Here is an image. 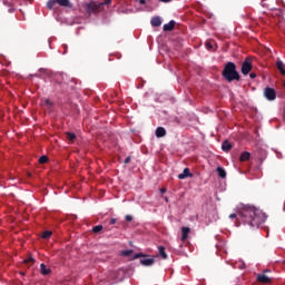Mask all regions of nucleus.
<instances>
[{
    "mask_svg": "<svg viewBox=\"0 0 285 285\" xmlns=\"http://www.w3.org/2000/svg\"><path fill=\"white\" fill-rule=\"evenodd\" d=\"M161 3H170L173 0H159Z\"/></svg>",
    "mask_w": 285,
    "mask_h": 285,
    "instance_id": "36",
    "label": "nucleus"
},
{
    "mask_svg": "<svg viewBox=\"0 0 285 285\" xmlns=\"http://www.w3.org/2000/svg\"><path fill=\"white\" fill-rule=\"evenodd\" d=\"M190 227H181V242H186L188 239Z\"/></svg>",
    "mask_w": 285,
    "mask_h": 285,
    "instance_id": "10",
    "label": "nucleus"
},
{
    "mask_svg": "<svg viewBox=\"0 0 285 285\" xmlns=\"http://www.w3.org/2000/svg\"><path fill=\"white\" fill-rule=\"evenodd\" d=\"M56 4L60 6V8H72V2H70V0H48V10H53Z\"/></svg>",
    "mask_w": 285,
    "mask_h": 285,
    "instance_id": "3",
    "label": "nucleus"
},
{
    "mask_svg": "<svg viewBox=\"0 0 285 285\" xmlns=\"http://www.w3.org/2000/svg\"><path fill=\"white\" fill-rule=\"evenodd\" d=\"M216 171L222 179H226V169H224L223 167H217Z\"/></svg>",
    "mask_w": 285,
    "mask_h": 285,
    "instance_id": "17",
    "label": "nucleus"
},
{
    "mask_svg": "<svg viewBox=\"0 0 285 285\" xmlns=\"http://www.w3.org/2000/svg\"><path fill=\"white\" fill-rule=\"evenodd\" d=\"M140 257H146V255L144 253H138L134 255L132 259H139Z\"/></svg>",
    "mask_w": 285,
    "mask_h": 285,
    "instance_id": "26",
    "label": "nucleus"
},
{
    "mask_svg": "<svg viewBox=\"0 0 285 285\" xmlns=\"http://www.w3.org/2000/svg\"><path fill=\"white\" fill-rule=\"evenodd\" d=\"M264 97L267 101H275L277 99V91L274 88L266 87L264 89Z\"/></svg>",
    "mask_w": 285,
    "mask_h": 285,
    "instance_id": "5",
    "label": "nucleus"
},
{
    "mask_svg": "<svg viewBox=\"0 0 285 285\" xmlns=\"http://www.w3.org/2000/svg\"><path fill=\"white\" fill-rule=\"evenodd\" d=\"M140 264L142 266H153V264H155V257L154 258H142V259H140Z\"/></svg>",
    "mask_w": 285,
    "mask_h": 285,
    "instance_id": "14",
    "label": "nucleus"
},
{
    "mask_svg": "<svg viewBox=\"0 0 285 285\" xmlns=\"http://www.w3.org/2000/svg\"><path fill=\"white\" fill-rule=\"evenodd\" d=\"M23 263L32 266V264H35V257L29 256L27 259L23 261Z\"/></svg>",
    "mask_w": 285,
    "mask_h": 285,
    "instance_id": "24",
    "label": "nucleus"
},
{
    "mask_svg": "<svg viewBox=\"0 0 285 285\" xmlns=\"http://www.w3.org/2000/svg\"><path fill=\"white\" fill-rule=\"evenodd\" d=\"M187 177H193L189 168H185L183 173L178 175V179H187Z\"/></svg>",
    "mask_w": 285,
    "mask_h": 285,
    "instance_id": "9",
    "label": "nucleus"
},
{
    "mask_svg": "<svg viewBox=\"0 0 285 285\" xmlns=\"http://www.w3.org/2000/svg\"><path fill=\"white\" fill-rule=\"evenodd\" d=\"M66 136L68 141H75V139H77V135H75V132H67Z\"/></svg>",
    "mask_w": 285,
    "mask_h": 285,
    "instance_id": "21",
    "label": "nucleus"
},
{
    "mask_svg": "<svg viewBox=\"0 0 285 285\" xmlns=\"http://www.w3.org/2000/svg\"><path fill=\"white\" fill-rule=\"evenodd\" d=\"M111 1L112 0H105L104 2H100V4H102V8H104L105 6H110Z\"/></svg>",
    "mask_w": 285,
    "mask_h": 285,
    "instance_id": "27",
    "label": "nucleus"
},
{
    "mask_svg": "<svg viewBox=\"0 0 285 285\" xmlns=\"http://www.w3.org/2000/svg\"><path fill=\"white\" fill-rule=\"evenodd\" d=\"M130 159H131V157L128 156V157L125 159L124 164H130Z\"/></svg>",
    "mask_w": 285,
    "mask_h": 285,
    "instance_id": "34",
    "label": "nucleus"
},
{
    "mask_svg": "<svg viewBox=\"0 0 285 285\" xmlns=\"http://www.w3.org/2000/svg\"><path fill=\"white\" fill-rule=\"evenodd\" d=\"M151 26L154 28H159V26H161V18L159 17H154L151 18V21H150Z\"/></svg>",
    "mask_w": 285,
    "mask_h": 285,
    "instance_id": "15",
    "label": "nucleus"
},
{
    "mask_svg": "<svg viewBox=\"0 0 285 285\" xmlns=\"http://www.w3.org/2000/svg\"><path fill=\"white\" fill-rule=\"evenodd\" d=\"M140 6H146V0H139Z\"/></svg>",
    "mask_w": 285,
    "mask_h": 285,
    "instance_id": "37",
    "label": "nucleus"
},
{
    "mask_svg": "<svg viewBox=\"0 0 285 285\" xmlns=\"http://www.w3.org/2000/svg\"><path fill=\"white\" fill-rule=\"evenodd\" d=\"M250 70H253V60H250V58H246L242 63L240 72L242 75H248Z\"/></svg>",
    "mask_w": 285,
    "mask_h": 285,
    "instance_id": "6",
    "label": "nucleus"
},
{
    "mask_svg": "<svg viewBox=\"0 0 285 285\" xmlns=\"http://www.w3.org/2000/svg\"><path fill=\"white\" fill-rule=\"evenodd\" d=\"M40 273H41V275H50V268H48L47 266H46V264H41L40 265Z\"/></svg>",
    "mask_w": 285,
    "mask_h": 285,
    "instance_id": "18",
    "label": "nucleus"
},
{
    "mask_svg": "<svg viewBox=\"0 0 285 285\" xmlns=\"http://www.w3.org/2000/svg\"><path fill=\"white\" fill-rule=\"evenodd\" d=\"M276 68L281 72V75L285 76V65L282 60L276 61Z\"/></svg>",
    "mask_w": 285,
    "mask_h": 285,
    "instance_id": "13",
    "label": "nucleus"
},
{
    "mask_svg": "<svg viewBox=\"0 0 285 285\" xmlns=\"http://www.w3.org/2000/svg\"><path fill=\"white\" fill-rule=\"evenodd\" d=\"M45 104H46V106H52V101H50V99H46Z\"/></svg>",
    "mask_w": 285,
    "mask_h": 285,
    "instance_id": "30",
    "label": "nucleus"
},
{
    "mask_svg": "<svg viewBox=\"0 0 285 285\" xmlns=\"http://www.w3.org/2000/svg\"><path fill=\"white\" fill-rule=\"evenodd\" d=\"M238 217H240L244 224H248L252 228H259L261 224L266 222V218L262 214V212L253 206H244L239 213Z\"/></svg>",
    "mask_w": 285,
    "mask_h": 285,
    "instance_id": "1",
    "label": "nucleus"
},
{
    "mask_svg": "<svg viewBox=\"0 0 285 285\" xmlns=\"http://www.w3.org/2000/svg\"><path fill=\"white\" fill-rule=\"evenodd\" d=\"M39 164H48V156H41L39 158Z\"/></svg>",
    "mask_w": 285,
    "mask_h": 285,
    "instance_id": "25",
    "label": "nucleus"
},
{
    "mask_svg": "<svg viewBox=\"0 0 285 285\" xmlns=\"http://www.w3.org/2000/svg\"><path fill=\"white\" fill-rule=\"evenodd\" d=\"M125 219H126V222H132V216L126 215V216H125Z\"/></svg>",
    "mask_w": 285,
    "mask_h": 285,
    "instance_id": "28",
    "label": "nucleus"
},
{
    "mask_svg": "<svg viewBox=\"0 0 285 285\" xmlns=\"http://www.w3.org/2000/svg\"><path fill=\"white\" fill-rule=\"evenodd\" d=\"M101 10H104V4L97 2H89L86 7L88 14H97L98 12H101Z\"/></svg>",
    "mask_w": 285,
    "mask_h": 285,
    "instance_id": "4",
    "label": "nucleus"
},
{
    "mask_svg": "<svg viewBox=\"0 0 285 285\" xmlns=\"http://www.w3.org/2000/svg\"><path fill=\"white\" fill-rule=\"evenodd\" d=\"M109 224H110L111 226H114V224H117V219H116V218H111V219L109 220Z\"/></svg>",
    "mask_w": 285,
    "mask_h": 285,
    "instance_id": "29",
    "label": "nucleus"
},
{
    "mask_svg": "<svg viewBox=\"0 0 285 285\" xmlns=\"http://www.w3.org/2000/svg\"><path fill=\"white\" fill-rule=\"evenodd\" d=\"M257 282L261 284H271V277L266 276L265 274H258Z\"/></svg>",
    "mask_w": 285,
    "mask_h": 285,
    "instance_id": "7",
    "label": "nucleus"
},
{
    "mask_svg": "<svg viewBox=\"0 0 285 285\" xmlns=\"http://www.w3.org/2000/svg\"><path fill=\"white\" fill-rule=\"evenodd\" d=\"M122 257H130L132 255V249H126L121 252Z\"/></svg>",
    "mask_w": 285,
    "mask_h": 285,
    "instance_id": "23",
    "label": "nucleus"
},
{
    "mask_svg": "<svg viewBox=\"0 0 285 285\" xmlns=\"http://www.w3.org/2000/svg\"><path fill=\"white\" fill-rule=\"evenodd\" d=\"M233 148V145L230 144V141L228 140H224L222 144V150H224V153H229V150Z\"/></svg>",
    "mask_w": 285,
    "mask_h": 285,
    "instance_id": "12",
    "label": "nucleus"
},
{
    "mask_svg": "<svg viewBox=\"0 0 285 285\" xmlns=\"http://www.w3.org/2000/svg\"><path fill=\"white\" fill-rule=\"evenodd\" d=\"M158 255L161 257V259H168V254L166 253V247L158 246Z\"/></svg>",
    "mask_w": 285,
    "mask_h": 285,
    "instance_id": "11",
    "label": "nucleus"
},
{
    "mask_svg": "<svg viewBox=\"0 0 285 285\" xmlns=\"http://www.w3.org/2000/svg\"><path fill=\"white\" fill-rule=\"evenodd\" d=\"M104 230V225H97L92 227L94 233H101Z\"/></svg>",
    "mask_w": 285,
    "mask_h": 285,
    "instance_id": "22",
    "label": "nucleus"
},
{
    "mask_svg": "<svg viewBox=\"0 0 285 285\" xmlns=\"http://www.w3.org/2000/svg\"><path fill=\"white\" fill-rule=\"evenodd\" d=\"M62 48H63V55H66V52L68 51V45H62Z\"/></svg>",
    "mask_w": 285,
    "mask_h": 285,
    "instance_id": "33",
    "label": "nucleus"
},
{
    "mask_svg": "<svg viewBox=\"0 0 285 285\" xmlns=\"http://www.w3.org/2000/svg\"><path fill=\"white\" fill-rule=\"evenodd\" d=\"M175 20L169 21V23L164 24L163 30L164 32H170L175 30Z\"/></svg>",
    "mask_w": 285,
    "mask_h": 285,
    "instance_id": "8",
    "label": "nucleus"
},
{
    "mask_svg": "<svg viewBox=\"0 0 285 285\" xmlns=\"http://www.w3.org/2000/svg\"><path fill=\"white\" fill-rule=\"evenodd\" d=\"M222 75L224 79H226V81H228L229 83L232 81H239L242 79L239 72L237 71V66L235 65V62L230 61L225 65Z\"/></svg>",
    "mask_w": 285,
    "mask_h": 285,
    "instance_id": "2",
    "label": "nucleus"
},
{
    "mask_svg": "<svg viewBox=\"0 0 285 285\" xmlns=\"http://www.w3.org/2000/svg\"><path fill=\"white\" fill-rule=\"evenodd\" d=\"M42 239H50L52 237V232L50 230H45L41 235Z\"/></svg>",
    "mask_w": 285,
    "mask_h": 285,
    "instance_id": "20",
    "label": "nucleus"
},
{
    "mask_svg": "<svg viewBox=\"0 0 285 285\" xmlns=\"http://www.w3.org/2000/svg\"><path fill=\"white\" fill-rule=\"evenodd\" d=\"M164 199H165L166 203H168V197L165 196Z\"/></svg>",
    "mask_w": 285,
    "mask_h": 285,
    "instance_id": "39",
    "label": "nucleus"
},
{
    "mask_svg": "<svg viewBox=\"0 0 285 285\" xmlns=\"http://www.w3.org/2000/svg\"><path fill=\"white\" fill-rule=\"evenodd\" d=\"M229 219H237V214H230Z\"/></svg>",
    "mask_w": 285,
    "mask_h": 285,
    "instance_id": "31",
    "label": "nucleus"
},
{
    "mask_svg": "<svg viewBox=\"0 0 285 285\" xmlns=\"http://www.w3.org/2000/svg\"><path fill=\"white\" fill-rule=\"evenodd\" d=\"M206 47L208 48V50H213V45H210V42H206Z\"/></svg>",
    "mask_w": 285,
    "mask_h": 285,
    "instance_id": "32",
    "label": "nucleus"
},
{
    "mask_svg": "<svg viewBox=\"0 0 285 285\" xmlns=\"http://www.w3.org/2000/svg\"><path fill=\"white\" fill-rule=\"evenodd\" d=\"M249 77H250V79H255V78L257 77V73L252 72V73L249 75Z\"/></svg>",
    "mask_w": 285,
    "mask_h": 285,
    "instance_id": "35",
    "label": "nucleus"
},
{
    "mask_svg": "<svg viewBox=\"0 0 285 285\" xmlns=\"http://www.w3.org/2000/svg\"><path fill=\"white\" fill-rule=\"evenodd\" d=\"M248 159H250V153L244 151L240 154V157H239L240 161H248Z\"/></svg>",
    "mask_w": 285,
    "mask_h": 285,
    "instance_id": "19",
    "label": "nucleus"
},
{
    "mask_svg": "<svg viewBox=\"0 0 285 285\" xmlns=\"http://www.w3.org/2000/svg\"><path fill=\"white\" fill-rule=\"evenodd\" d=\"M156 137H158V138L166 137V128L158 127L156 129Z\"/></svg>",
    "mask_w": 285,
    "mask_h": 285,
    "instance_id": "16",
    "label": "nucleus"
},
{
    "mask_svg": "<svg viewBox=\"0 0 285 285\" xmlns=\"http://www.w3.org/2000/svg\"><path fill=\"white\" fill-rule=\"evenodd\" d=\"M160 193H166V188H161V189H160Z\"/></svg>",
    "mask_w": 285,
    "mask_h": 285,
    "instance_id": "38",
    "label": "nucleus"
}]
</instances>
